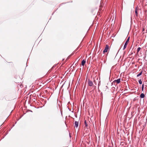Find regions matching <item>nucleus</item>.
I'll return each mask as SVG.
<instances>
[{"label":"nucleus","instance_id":"obj_8","mask_svg":"<svg viewBox=\"0 0 147 147\" xmlns=\"http://www.w3.org/2000/svg\"><path fill=\"white\" fill-rule=\"evenodd\" d=\"M135 13L136 14V16L137 17L138 16V13L137 12V8L135 9Z\"/></svg>","mask_w":147,"mask_h":147},{"label":"nucleus","instance_id":"obj_15","mask_svg":"<svg viewBox=\"0 0 147 147\" xmlns=\"http://www.w3.org/2000/svg\"><path fill=\"white\" fill-rule=\"evenodd\" d=\"M76 63H75V62H74V63H73V65H74V64H75V65H76Z\"/></svg>","mask_w":147,"mask_h":147},{"label":"nucleus","instance_id":"obj_2","mask_svg":"<svg viewBox=\"0 0 147 147\" xmlns=\"http://www.w3.org/2000/svg\"><path fill=\"white\" fill-rule=\"evenodd\" d=\"M109 49V46H108V45H106L105 48L103 51V53H105L106 52H107Z\"/></svg>","mask_w":147,"mask_h":147},{"label":"nucleus","instance_id":"obj_7","mask_svg":"<svg viewBox=\"0 0 147 147\" xmlns=\"http://www.w3.org/2000/svg\"><path fill=\"white\" fill-rule=\"evenodd\" d=\"M86 63V60L84 59L83 60L82 62V66H84L85 65V64Z\"/></svg>","mask_w":147,"mask_h":147},{"label":"nucleus","instance_id":"obj_6","mask_svg":"<svg viewBox=\"0 0 147 147\" xmlns=\"http://www.w3.org/2000/svg\"><path fill=\"white\" fill-rule=\"evenodd\" d=\"M75 126L76 127H77L78 126L79 123L78 122L76 121L74 123Z\"/></svg>","mask_w":147,"mask_h":147},{"label":"nucleus","instance_id":"obj_4","mask_svg":"<svg viewBox=\"0 0 147 147\" xmlns=\"http://www.w3.org/2000/svg\"><path fill=\"white\" fill-rule=\"evenodd\" d=\"M88 84L89 86H91L93 85V83L92 81L89 80L88 81Z\"/></svg>","mask_w":147,"mask_h":147},{"label":"nucleus","instance_id":"obj_9","mask_svg":"<svg viewBox=\"0 0 147 147\" xmlns=\"http://www.w3.org/2000/svg\"><path fill=\"white\" fill-rule=\"evenodd\" d=\"M145 96V95L143 93H142L140 95L141 98H144Z\"/></svg>","mask_w":147,"mask_h":147},{"label":"nucleus","instance_id":"obj_14","mask_svg":"<svg viewBox=\"0 0 147 147\" xmlns=\"http://www.w3.org/2000/svg\"><path fill=\"white\" fill-rule=\"evenodd\" d=\"M103 7V5H102V4H101V5H100V8H101V7Z\"/></svg>","mask_w":147,"mask_h":147},{"label":"nucleus","instance_id":"obj_10","mask_svg":"<svg viewBox=\"0 0 147 147\" xmlns=\"http://www.w3.org/2000/svg\"><path fill=\"white\" fill-rule=\"evenodd\" d=\"M141 49V48L140 47H138L137 49V53H138L139 51Z\"/></svg>","mask_w":147,"mask_h":147},{"label":"nucleus","instance_id":"obj_5","mask_svg":"<svg viewBox=\"0 0 147 147\" xmlns=\"http://www.w3.org/2000/svg\"><path fill=\"white\" fill-rule=\"evenodd\" d=\"M84 125H85V126L84 127V128H88V125L86 122V120H85L84 123Z\"/></svg>","mask_w":147,"mask_h":147},{"label":"nucleus","instance_id":"obj_3","mask_svg":"<svg viewBox=\"0 0 147 147\" xmlns=\"http://www.w3.org/2000/svg\"><path fill=\"white\" fill-rule=\"evenodd\" d=\"M120 78H119L117 80H115L113 81L114 83L116 82L117 84H119L120 82Z\"/></svg>","mask_w":147,"mask_h":147},{"label":"nucleus","instance_id":"obj_12","mask_svg":"<svg viewBox=\"0 0 147 147\" xmlns=\"http://www.w3.org/2000/svg\"><path fill=\"white\" fill-rule=\"evenodd\" d=\"M144 85L143 84L142 87V90L143 91L144 90Z\"/></svg>","mask_w":147,"mask_h":147},{"label":"nucleus","instance_id":"obj_1","mask_svg":"<svg viewBox=\"0 0 147 147\" xmlns=\"http://www.w3.org/2000/svg\"><path fill=\"white\" fill-rule=\"evenodd\" d=\"M129 37L127 39V40L125 44V45L123 47V50L125 49L126 48L127 45L129 41Z\"/></svg>","mask_w":147,"mask_h":147},{"label":"nucleus","instance_id":"obj_13","mask_svg":"<svg viewBox=\"0 0 147 147\" xmlns=\"http://www.w3.org/2000/svg\"><path fill=\"white\" fill-rule=\"evenodd\" d=\"M142 74V72H141L137 75V77H138V76H140Z\"/></svg>","mask_w":147,"mask_h":147},{"label":"nucleus","instance_id":"obj_11","mask_svg":"<svg viewBox=\"0 0 147 147\" xmlns=\"http://www.w3.org/2000/svg\"><path fill=\"white\" fill-rule=\"evenodd\" d=\"M142 81L141 80H140L139 81V83L140 84H142Z\"/></svg>","mask_w":147,"mask_h":147}]
</instances>
